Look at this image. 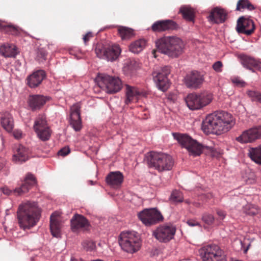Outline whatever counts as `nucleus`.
<instances>
[{"mask_svg": "<svg viewBox=\"0 0 261 261\" xmlns=\"http://www.w3.org/2000/svg\"><path fill=\"white\" fill-rule=\"evenodd\" d=\"M232 116L225 111H216L208 115L203 121L201 129L206 134L221 135L229 131L234 125Z\"/></svg>", "mask_w": 261, "mask_h": 261, "instance_id": "1", "label": "nucleus"}, {"mask_svg": "<svg viewBox=\"0 0 261 261\" xmlns=\"http://www.w3.org/2000/svg\"><path fill=\"white\" fill-rule=\"evenodd\" d=\"M41 209L34 201H25L20 204L17 211V219L20 228L29 230L35 226L41 217Z\"/></svg>", "mask_w": 261, "mask_h": 261, "instance_id": "2", "label": "nucleus"}, {"mask_svg": "<svg viewBox=\"0 0 261 261\" xmlns=\"http://www.w3.org/2000/svg\"><path fill=\"white\" fill-rule=\"evenodd\" d=\"M159 52L172 58H176L184 51L185 44L181 39L176 36H165L155 41Z\"/></svg>", "mask_w": 261, "mask_h": 261, "instance_id": "3", "label": "nucleus"}, {"mask_svg": "<svg viewBox=\"0 0 261 261\" xmlns=\"http://www.w3.org/2000/svg\"><path fill=\"white\" fill-rule=\"evenodd\" d=\"M145 159L150 167L154 168L159 172L169 171L174 165L172 156L163 152L151 151L146 154Z\"/></svg>", "mask_w": 261, "mask_h": 261, "instance_id": "4", "label": "nucleus"}, {"mask_svg": "<svg viewBox=\"0 0 261 261\" xmlns=\"http://www.w3.org/2000/svg\"><path fill=\"white\" fill-rule=\"evenodd\" d=\"M119 243L124 251L130 253L138 251L141 246L140 237L134 231L122 232L119 236Z\"/></svg>", "mask_w": 261, "mask_h": 261, "instance_id": "5", "label": "nucleus"}, {"mask_svg": "<svg viewBox=\"0 0 261 261\" xmlns=\"http://www.w3.org/2000/svg\"><path fill=\"white\" fill-rule=\"evenodd\" d=\"M185 100L191 110H198L209 105L213 100L212 94L207 91L189 94Z\"/></svg>", "mask_w": 261, "mask_h": 261, "instance_id": "6", "label": "nucleus"}, {"mask_svg": "<svg viewBox=\"0 0 261 261\" xmlns=\"http://www.w3.org/2000/svg\"><path fill=\"white\" fill-rule=\"evenodd\" d=\"M96 80L99 87L108 93H116L122 87V81L118 76L101 74L97 76Z\"/></svg>", "mask_w": 261, "mask_h": 261, "instance_id": "7", "label": "nucleus"}, {"mask_svg": "<svg viewBox=\"0 0 261 261\" xmlns=\"http://www.w3.org/2000/svg\"><path fill=\"white\" fill-rule=\"evenodd\" d=\"M172 135L182 147L187 149L190 155L199 156L202 153L204 147L189 136L178 133H173Z\"/></svg>", "mask_w": 261, "mask_h": 261, "instance_id": "8", "label": "nucleus"}, {"mask_svg": "<svg viewBox=\"0 0 261 261\" xmlns=\"http://www.w3.org/2000/svg\"><path fill=\"white\" fill-rule=\"evenodd\" d=\"M203 261H227L224 251L216 244L207 245L200 250Z\"/></svg>", "mask_w": 261, "mask_h": 261, "instance_id": "9", "label": "nucleus"}, {"mask_svg": "<svg viewBox=\"0 0 261 261\" xmlns=\"http://www.w3.org/2000/svg\"><path fill=\"white\" fill-rule=\"evenodd\" d=\"M139 219L146 226H151L162 221L164 217L156 208H146L138 214Z\"/></svg>", "mask_w": 261, "mask_h": 261, "instance_id": "10", "label": "nucleus"}, {"mask_svg": "<svg viewBox=\"0 0 261 261\" xmlns=\"http://www.w3.org/2000/svg\"><path fill=\"white\" fill-rule=\"evenodd\" d=\"M176 227L172 224L159 226L153 231V236L161 242H167L173 238Z\"/></svg>", "mask_w": 261, "mask_h": 261, "instance_id": "11", "label": "nucleus"}, {"mask_svg": "<svg viewBox=\"0 0 261 261\" xmlns=\"http://www.w3.org/2000/svg\"><path fill=\"white\" fill-rule=\"evenodd\" d=\"M34 128L38 138L42 141L49 140L51 135V130L46 123L43 115L39 116L36 119Z\"/></svg>", "mask_w": 261, "mask_h": 261, "instance_id": "12", "label": "nucleus"}, {"mask_svg": "<svg viewBox=\"0 0 261 261\" xmlns=\"http://www.w3.org/2000/svg\"><path fill=\"white\" fill-rule=\"evenodd\" d=\"M121 49L118 45L114 44L107 47L100 48L96 47L95 53L99 58L105 59L108 61L113 62L119 57Z\"/></svg>", "mask_w": 261, "mask_h": 261, "instance_id": "13", "label": "nucleus"}, {"mask_svg": "<svg viewBox=\"0 0 261 261\" xmlns=\"http://www.w3.org/2000/svg\"><path fill=\"white\" fill-rule=\"evenodd\" d=\"M170 72L169 67L165 66L161 70L152 73L154 82L158 88L162 91H166L169 87L170 84L167 76Z\"/></svg>", "mask_w": 261, "mask_h": 261, "instance_id": "14", "label": "nucleus"}, {"mask_svg": "<svg viewBox=\"0 0 261 261\" xmlns=\"http://www.w3.org/2000/svg\"><path fill=\"white\" fill-rule=\"evenodd\" d=\"M36 184V180L34 175L31 173H28L25 176L24 184L19 188H16L13 193L17 195H21L29 191L31 187L34 186ZM4 194L10 195L12 191L7 188H3L2 189Z\"/></svg>", "mask_w": 261, "mask_h": 261, "instance_id": "15", "label": "nucleus"}, {"mask_svg": "<svg viewBox=\"0 0 261 261\" xmlns=\"http://www.w3.org/2000/svg\"><path fill=\"white\" fill-rule=\"evenodd\" d=\"M204 81L203 75L198 71H192L184 79V83L188 88L196 89L200 87Z\"/></svg>", "mask_w": 261, "mask_h": 261, "instance_id": "16", "label": "nucleus"}, {"mask_svg": "<svg viewBox=\"0 0 261 261\" xmlns=\"http://www.w3.org/2000/svg\"><path fill=\"white\" fill-rule=\"evenodd\" d=\"M80 109L81 106L78 103L73 105L70 108L69 122L75 132L80 131L82 127Z\"/></svg>", "mask_w": 261, "mask_h": 261, "instance_id": "17", "label": "nucleus"}, {"mask_svg": "<svg viewBox=\"0 0 261 261\" xmlns=\"http://www.w3.org/2000/svg\"><path fill=\"white\" fill-rule=\"evenodd\" d=\"M261 137V126L254 127L244 131L237 138V140L242 143L252 142Z\"/></svg>", "mask_w": 261, "mask_h": 261, "instance_id": "18", "label": "nucleus"}, {"mask_svg": "<svg viewBox=\"0 0 261 261\" xmlns=\"http://www.w3.org/2000/svg\"><path fill=\"white\" fill-rule=\"evenodd\" d=\"M236 29L239 33L249 35L254 30V23L250 18L241 17L238 20Z\"/></svg>", "mask_w": 261, "mask_h": 261, "instance_id": "19", "label": "nucleus"}, {"mask_svg": "<svg viewBox=\"0 0 261 261\" xmlns=\"http://www.w3.org/2000/svg\"><path fill=\"white\" fill-rule=\"evenodd\" d=\"M29 149L22 145H17L14 148L13 161L16 163L21 164L29 158Z\"/></svg>", "mask_w": 261, "mask_h": 261, "instance_id": "20", "label": "nucleus"}, {"mask_svg": "<svg viewBox=\"0 0 261 261\" xmlns=\"http://www.w3.org/2000/svg\"><path fill=\"white\" fill-rule=\"evenodd\" d=\"M71 228L74 232L80 229L86 230L89 226L88 220L83 215L75 214L70 220Z\"/></svg>", "mask_w": 261, "mask_h": 261, "instance_id": "21", "label": "nucleus"}, {"mask_svg": "<svg viewBox=\"0 0 261 261\" xmlns=\"http://www.w3.org/2000/svg\"><path fill=\"white\" fill-rule=\"evenodd\" d=\"M45 76V72L44 70L36 71L27 77V84L30 88H36L42 83Z\"/></svg>", "mask_w": 261, "mask_h": 261, "instance_id": "22", "label": "nucleus"}, {"mask_svg": "<svg viewBox=\"0 0 261 261\" xmlns=\"http://www.w3.org/2000/svg\"><path fill=\"white\" fill-rule=\"evenodd\" d=\"M227 16L225 10L219 7L213 9L208 17L209 21L216 23H223Z\"/></svg>", "mask_w": 261, "mask_h": 261, "instance_id": "23", "label": "nucleus"}, {"mask_svg": "<svg viewBox=\"0 0 261 261\" xmlns=\"http://www.w3.org/2000/svg\"><path fill=\"white\" fill-rule=\"evenodd\" d=\"M48 99V97L43 95H31L28 99L29 106L33 111L37 110L40 109Z\"/></svg>", "mask_w": 261, "mask_h": 261, "instance_id": "24", "label": "nucleus"}, {"mask_svg": "<svg viewBox=\"0 0 261 261\" xmlns=\"http://www.w3.org/2000/svg\"><path fill=\"white\" fill-rule=\"evenodd\" d=\"M62 224L57 213H53L50 217V229L51 234L56 238L61 237Z\"/></svg>", "mask_w": 261, "mask_h": 261, "instance_id": "25", "label": "nucleus"}, {"mask_svg": "<svg viewBox=\"0 0 261 261\" xmlns=\"http://www.w3.org/2000/svg\"><path fill=\"white\" fill-rule=\"evenodd\" d=\"M176 27L177 24L171 20L157 21L152 25V30L157 32L173 30L176 29Z\"/></svg>", "mask_w": 261, "mask_h": 261, "instance_id": "26", "label": "nucleus"}, {"mask_svg": "<svg viewBox=\"0 0 261 261\" xmlns=\"http://www.w3.org/2000/svg\"><path fill=\"white\" fill-rule=\"evenodd\" d=\"M123 181V175L119 171L111 172L106 177L107 183L113 188L119 187Z\"/></svg>", "mask_w": 261, "mask_h": 261, "instance_id": "27", "label": "nucleus"}, {"mask_svg": "<svg viewBox=\"0 0 261 261\" xmlns=\"http://www.w3.org/2000/svg\"><path fill=\"white\" fill-rule=\"evenodd\" d=\"M125 87L126 98L124 102L126 105L129 104L135 98H137L138 96L143 94V93L140 92L136 87L131 86L128 85H126Z\"/></svg>", "mask_w": 261, "mask_h": 261, "instance_id": "28", "label": "nucleus"}, {"mask_svg": "<svg viewBox=\"0 0 261 261\" xmlns=\"http://www.w3.org/2000/svg\"><path fill=\"white\" fill-rule=\"evenodd\" d=\"M18 53L14 44H4L0 46V54L5 58L15 57Z\"/></svg>", "mask_w": 261, "mask_h": 261, "instance_id": "29", "label": "nucleus"}, {"mask_svg": "<svg viewBox=\"0 0 261 261\" xmlns=\"http://www.w3.org/2000/svg\"><path fill=\"white\" fill-rule=\"evenodd\" d=\"M141 65L135 60H128L124 65L123 71L126 75H132L139 68Z\"/></svg>", "mask_w": 261, "mask_h": 261, "instance_id": "30", "label": "nucleus"}, {"mask_svg": "<svg viewBox=\"0 0 261 261\" xmlns=\"http://www.w3.org/2000/svg\"><path fill=\"white\" fill-rule=\"evenodd\" d=\"M2 127L7 132L11 133L14 128V120L12 115L9 113H4L1 117Z\"/></svg>", "mask_w": 261, "mask_h": 261, "instance_id": "31", "label": "nucleus"}, {"mask_svg": "<svg viewBox=\"0 0 261 261\" xmlns=\"http://www.w3.org/2000/svg\"><path fill=\"white\" fill-rule=\"evenodd\" d=\"M146 41L143 39H140L132 42L129 45V50L135 54H138L142 51L145 47Z\"/></svg>", "mask_w": 261, "mask_h": 261, "instance_id": "32", "label": "nucleus"}, {"mask_svg": "<svg viewBox=\"0 0 261 261\" xmlns=\"http://www.w3.org/2000/svg\"><path fill=\"white\" fill-rule=\"evenodd\" d=\"M249 156L255 163L261 165V146L249 150Z\"/></svg>", "mask_w": 261, "mask_h": 261, "instance_id": "33", "label": "nucleus"}, {"mask_svg": "<svg viewBox=\"0 0 261 261\" xmlns=\"http://www.w3.org/2000/svg\"><path fill=\"white\" fill-rule=\"evenodd\" d=\"M180 12L186 20L190 21H193L194 11L191 7L188 6H182L180 9Z\"/></svg>", "mask_w": 261, "mask_h": 261, "instance_id": "34", "label": "nucleus"}, {"mask_svg": "<svg viewBox=\"0 0 261 261\" xmlns=\"http://www.w3.org/2000/svg\"><path fill=\"white\" fill-rule=\"evenodd\" d=\"M256 60L250 56L243 55L241 57V62L244 67L251 70L254 67Z\"/></svg>", "mask_w": 261, "mask_h": 261, "instance_id": "35", "label": "nucleus"}, {"mask_svg": "<svg viewBox=\"0 0 261 261\" xmlns=\"http://www.w3.org/2000/svg\"><path fill=\"white\" fill-rule=\"evenodd\" d=\"M245 9L251 11L255 9V7L248 0H239L237 4L236 10L241 11Z\"/></svg>", "mask_w": 261, "mask_h": 261, "instance_id": "36", "label": "nucleus"}, {"mask_svg": "<svg viewBox=\"0 0 261 261\" xmlns=\"http://www.w3.org/2000/svg\"><path fill=\"white\" fill-rule=\"evenodd\" d=\"M118 32L122 39H128L133 34V30L123 27L119 28Z\"/></svg>", "mask_w": 261, "mask_h": 261, "instance_id": "37", "label": "nucleus"}, {"mask_svg": "<svg viewBox=\"0 0 261 261\" xmlns=\"http://www.w3.org/2000/svg\"><path fill=\"white\" fill-rule=\"evenodd\" d=\"M247 94L252 101L261 103V93L260 92L255 90H248Z\"/></svg>", "mask_w": 261, "mask_h": 261, "instance_id": "38", "label": "nucleus"}, {"mask_svg": "<svg viewBox=\"0 0 261 261\" xmlns=\"http://www.w3.org/2000/svg\"><path fill=\"white\" fill-rule=\"evenodd\" d=\"M170 199L173 202H180L183 201L184 197L181 192L174 190L172 192Z\"/></svg>", "mask_w": 261, "mask_h": 261, "instance_id": "39", "label": "nucleus"}, {"mask_svg": "<svg viewBox=\"0 0 261 261\" xmlns=\"http://www.w3.org/2000/svg\"><path fill=\"white\" fill-rule=\"evenodd\" d=\"M82 245L87 251H93L96 248L95 243L92 240L84 241L82 243Z\"/></svg>", "mask_w": 261, "mask_h": 261, "instance_id": "40", "label": "nucleus"}, {"mask_svg": "<svg viewBox=\"0 0 261 261\" xmlns=\"http://www.w3.org/2000/svg\"><path fill=\"white\" fill-rule=\"evenodd\" d=\"M258 212V209L251 204H248L245 207V212L248 215L254 216L257 214Z\"/></svg>", "mask_w": 261, "mask_h": 261, "instance_id": "41", "label": "nucleus"}, {"mask_svg": "<svg viewBox=\"0 0 261 261\" xmlns=\"http://www.w3.org/2000/svg\"><path fill=\"white\" fill-rule=\"evenodd\" d=\"M202 219L207 225H211L214 221V217L210 214L205 213L203 215Z\"/></svg>", "mask_w": 261, "mask_h": 261, "instance_id": "42", "label": "nucleus"}, {"mask_svg": "<svg viewBox=\"0 0 261 261\" xmlns=\"http://www.w3.org/2000/svg\"><path fill=\"white\" fill-rule=\"evenodd\" d=\"M231 82L236 85V86L239 87H244L247 84L239 77H234L231 79Z\"/></svg>", "mask_w": 261, "mask_h": 261, "instance_id": "43", "label": "nucleus"}, {"mask_svg": "<svg viewBox=\"0 0 261 261\" xmlns=\"http://www.w3.org/2000/svg\"><path fill=\"white\" fill-rule=\"evenodd\" d=\"M46 53L43 49H40L37 52V58L41 62L46 60Z\"/></svg>", "mask_w": 261, "mask_h": 261, "instance_id": "44", "label": "nucleus"}, {"mask_svg": "<svg viewBox=\"0 0 261 261\" xmlns=\"http://www.w3.org/2000/svg\"><path fill=\"white\" fill-rule=\"evenodd\" d=\"M222 66L223 65L221 61H217L213 64V68L215 71L220 72L222 70Z\"/></svg>", "mask_w": 261, "mask_h": 261, "instance_id": "45", "label": "nucleus"}, {"mask_svg": "<svg viewBox=\"0 0 261 261\" xmlns=\"http://www.w3.org/2000/svg\"><path fill=\"white\" fill-rule=\"evenodd\" d=\"M70 150L68 147H64L58 151V155L61 156H66L69 153Z\"/></svg>", "mask_w": 261, "mask_h": 261, "instance_id": "46", "label": "nucleus"}, {"mask_svg": "<svg viewBox=\"0 0 261 261\" xmlns=\"http://www.w3.org/2000/svg\"><path fill=\"white\" fill-rule=\"evenodd\" d=\"M15 67L17 70H21L23 69V65L19 60H17L15 62Z\"/></svg>", "mask_w": 261, "mask_h": 261, "instance_id": "47", "label": "nucleus"}, {"mask_svg": "<svg viewBox=\"0 0 261 261\" xmlns=\"http://www.w3.org/2000/svg\"><path fill=\"white\" fill-rule=\"evenodd\" d=\"M93 36L92 33L90 32L87 33L83 37V40L85 44H87V42L89 40V39L92 38Z\"/></svg>", "mask_w": 261, "mask_h": 261, "instance_id": "48", "label": "nucleus"}, {"mask_svg": "<svg viewBox=\"0 0 261 261\" xmlns=\"http://www.w3.org/2000/svg\"><path fill=\"white\" fill-rule=\"evenodd\" d=\"M13 136L15 138L19 139L22 137V132L19 129H15L13 132Z\"/></svg>", "mask_w": 261, "mask_h": 261, "instance_id": "49", "label": "nucleus"}, {"mask_svg": "<svg viewBox=\"0 0 261 261\" xmlns=\"http://www.w3.org/2000/svg\"><path fill=\"white\" fill-rule=\"evenodd\" d=\"M217 214L220 220H223L226 216V213L222 210H218L217 211Z\"/></svg>", "mask_w": 261, "mask_h": 261, "instance_id": "50", "label": "nucleus"}, {"mask_svg": "<svg viewBox=\"0 0 261 261\" xmlns=\"http://www.w3.org/2000/svg\"><path fill=\"white\" fill-rule=\"evenodd\" d=\"M187 223L190 226L199 225V223L198 222L193 220H188Z\"/></svg>", "mask_w": 261, "mask_h": 261, "instance_id": "51", "label": "nucleus"}, {"mask_svg": "<svg viewBox=\"0 0 261 261\" xmlns=\"http://www.w3.org/2000/svg\"><path fill=\"white\" fill-rule=\"evenodd\" d=\"M254 68L256 70L261 71V62L256 60Z\"/></svg>", "mask_w": 261, "mask_h": 261, "instance_id": "52", "label": "nucleus"}, {"mask_svg": "<svg viewBox=\"0 0 261 261\" xmlns=\"http://www.w3.org/2000/svg\"><path fill=\"white\" fill-rule=\"evenodd\" d=\"M6 161L3 158H0V170H2L6 165Z\"/></svg>", "mask_w": 261, "mask_h": 261, "instance_id": "53", "label": "nucleus"}, {"mask_svg": "<svg viewBox=\"0 0 261 261\" xmlns=\"http://www.w3.org/2000/svg\"><path fill=\"white\" fill-rule=\"evenodd\" d=\"M8 28H9L10 30L11 31V33L13 35H17V31L15 27L9 25Z\"/></svg>", "mask_w": 261, "mask_h": 261, "instance_id": "54", "label": "nucleus"}, {"mask_svg": "<svg viewBox=\"0 0 261 261\" xmlns=\"http://www.w3.org/2000/svg\"><path fill=\"white\" fill-rule=\"evenodd\" d=\"M246 181L248 180V181L250 183L254 181V174L253 173H251L250 175V177H248L247 179H246Z\"/></svg>", "mask_w": 261, "mask_h": 261, "instance_id": "55", "label": "nucleus"}, {"mask_svg": "<svg viewBox=\"0 0 261 261\" xmlns=\"http://www.w3.org/2000/svg\"><path fill=\"white\" fill-rule=\"evenodd\" d=\"M88 182L89 184H90L91 185H93L94 184L93 181L92 180H89L88 181Z\"/></svg>", "mask_w": 261, "mask_h": 261, "instance_id": "56", "label": "nucleus"}, {"mask_svg": "<svg viewBox=\"0 0 261 261\" xmlns=\"http://www.w3.org/2000/svg\"><path fill=\"white\" fill-rule=\"evenodd\" d=\"M247 250H248V248H246V249L245 250V252L247 251Z\"/></svg>", "mask_w": 261, "mask_h": 261, "instance_id": "57", "label": "nucleus"}, {"mask_svg": "<svg viewBox=\"0 0 261 261\" xmlns=\"http://www.w3.org/2000/svg\"><path fill=\"white\" fill-rule=\"evenodd\" d=\"M247 250H248V248H246V249L245 250V252L247 251Z\"/></svg>", "mask_w": 261, "mask_h": 261, "instance_id": "58", "label": "nucleus"}]
</instances>
